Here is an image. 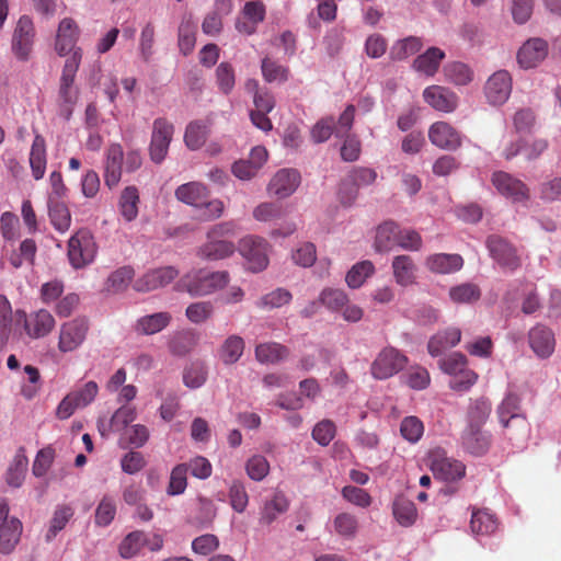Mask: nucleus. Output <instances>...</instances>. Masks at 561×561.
Wrapping results in <instances>:
<instances>
[{
    "mask_svg": "<svg viewBox=\"0 0 561 561\" xmlns=\"http://www.w3.org/2000/svg\"><path fill=\"white\" fill-rule=\"evenodd\" d=\"M179 271L173 266H163L151 270L144 274L135 282L137 291H151L170 284L176 276Z\"/></svg>",
    "mask_w": 561,
    "mask_h": 561,
    "instance_id": "14",
    "label": "nucleus"
},
{
    "mask_svg": "<svg viewBox=\"0 0 561 561\" xmlns=\"http://www.w3.org/2000/svg\"><path fill=\"white\" fill-rule=\"evenodd\" d=\"M55 459V449L48 445L39 449L32 466V473L36 478L44 477L51 467Z\"/></svg>",
    "mask_w": 561,
    "mask_h": 561,
    "instance_id": "56",
    "label": "nucleus"
},
{
    "mask_svg": "<svg viewBox=\"0 0 561 561\" xmlns=\"http://www.w3.org/2000/svg\"><path fill=\"white\" fill-rule=\"evenodd\" d=\"M405 383L415 390L425 389L431 381L428 371L421 366H411L403 375Z\"/></svg>",
    "mask_w": 561,
    "mask_h": 561,
    "instance_id": "62",
    "label": "nucleus"
},
{
    "mask_svg": "<svg viewBox=\"0 0 561 561\" xmlns=\"http://www.w3.org/2000/svg\"><path fill=\"white\" fill-rule=\"evenodd\" d=\"M80 27L72 18H64L57 27L55 38V50L59 56L73 55L76 50L81 49L77 47L80 37Z\"/></svg>",
    "mask_w": 561,
    "mask_h": 561,
    "instance_id": "11",
    "label": "nucleus"
},
{
    "mask_svg": "<svg viewBox=\"0 0 561 561\" xmlns=\"http://www.w3.org/2000/svg\"><path fill=\"white\" fill-rule=\"evenodd\" d=\"M9 505L0 501V553L10 554L22 535V523L16 517H9Z\"/></svg>",
    "mask_w": 561,
    "mask_h": 561,
    "instance_id": "8",
    "label": "nucleus"
},
{
    "mask_svg": "<svg viewBox=\"0 0 561 561\" xmlns=\"http://www.w3.org/2000/svg\"><path fill=\"white\" fill-rule=\"evenodd\" d=\"M139 192L136 186H127L119 197V210L127 221H133L138 216Z\"/></svg>",
    "mask_w": 561,
    "mask_h": 561,
    "instance_id": "41",
    "label": "nucleus"
},
{
    "mask_svg": "<svg viewBox=\"0 0 561 561\" xmlns=\"http://www.w3.org/2000/svg\"><path fill=\"white\" fill-rule=\"evenodd\" d=\"M55 324L56 321L53 314L45 309H39L26 317L24 328L30 337L41 339L48 335L55 328Z\"/></svg>",
    "mask_w": 561,
    "mask_h": 561,
    "instance_id": "20",
    "label": "nucleus"
},
{
    "mask_svg": "<svg viewBox=\"0 0 561 561\" xmlns=\"http://www.w3.org/2000/svg\"><path fill=\"white\" fill-rule=\"evenodd\" d=\"M196 23L191 13H186L182 16L181 23L178 30V45L180 51L187 56L190 55L196 44Z\"/></svg>",
    "mask_w": 561,
    "mask_h": 561,
    "instance_id": "30",
    "label": "nucleus"
},
{
    "mask_svg": "<svg viewBox=\"0 0 561 561\" xmlns=\"http://www.w3.org/2000/svg\"><path fill=\"white\" fill-rule=\"evenodd\" d=\"M424 101L436 111L450 113L458 105V96L449 89L431 85L423 91Z\"/></svg>",
    "mask_w": 561,
    "mask_h": 561,
    "instance_id": "18",
    "label": "nucleus"
},
{
    "mask_svg": "<svg viewBox=\"0 0 561 561\" xmlns=\"http://www.w3.org/2000/svg\"><path fill=\"white\" fill-rule=\"evenodd\" d=\"M229 500L231 507L236 512L243 513L245 511L249 503V496L245 486L241 481H232L229 488Z\"/></svg>",
    "mask_w": 561,
    "mask_h": 561,
    "instance_id": "64",
    "label": "nucleus"
},
{
    "mask_svg": "<svg viewBox=\"0 0 561 561\" xmlns=\"http://www.w3.org/2000/svg\"><path fill=\"white\" fill-rule=\"evenodd\" d=\"M82 49L76 50L69 56L62 67L59 78L57 104L60 113L67 118L71 115L73 106L79 99V89L75 84L76 76L82 60Z\"/></svg>",
    "mask_w": 561,
    "mask_h": 561,
    "instance_id": "2",
    "label": "nucleus"
},
{
    "mask_svg": "<svg viewBox=\"0 0 561 561\" xmlns=\"http://www.w3.org/2000/svg\"><path fill=\"white\" fill-rule=\"evenodd\" d=\"M400 227L394 221H386L378 226L375 237V248L379 252H388L398 247Z\"/></svg>",
    "mask_w": 561,
    "mask_h": 561,
    "instance_id": "31",
    "label": "nucleus"
},
{
    "mask_svg": "<svg viewBox=\"0 0 561 561\" xmlns=\"http://www.w3.org/2000/svg\"><path fill=\"white\" fill-rule=\"evenodd\" d=\"M28 162L34 180L38 181L43 179L46 171L47 152L45 138L41 134H35L31 146Z\"/></svg>",
    "mask_w": 561,
    "mask_h": 561,
    "instance_id": "27",
    "label": "nucleus"
},
{
    "mask_svg": "<svg viewBox=\"0 0 561 561\" xmlns=\"http://www.w3.org/2000/svg\"><path fill=\"white\" fill-rule=\"evenodd\" d=\"M89 322L84 318H75L62 323L58 333V351L62 354L77 351L85 341Z\"/></svg>",
    "mask_w": 561,
    "mask_h": 561,
    "instance_id": "6",
    "label": "nucleus"
},
{
    "mask_svg": "<svg viewBox=\"0 0 561 561\" xmlns=\"http://www.w3.org/2000/svg\"><path fill=\"white\" fill-rule=\"evenodd\" d=\"M187 471L188 467L186 463H180L172 469L168 486L170 495L182 494L185 491L187 486Z\"/></svg>",
    "mask_w": 561,
    "mask_h": 561,
    "instance_id": "61",
    "label": "nucleus"
},
{
    "mask_svg": "<svg viewBox=\"0 0 561 561\" xmlns=\"http://www.w3.org/2000/svg\"><path fill=\"white\" fill-rule=\"evenodd\" d=\"M444 58L445 53L440 48L430 47L413 60L412 67L417 72L433 77L438 71Z\"/></svg>",
    "mask_w": 561,
    "mask_h": 561,
    "instance_id": "28",
    "label": "nucleus"
},
{
    "mask_svg": "<svg viewBox=\"0 0 561 561\" xmlns=\"http://www.w3.org/2000/svg\"><path fill=\"white\" fill-rule=\"evenodd\" d=\"M486 248L490 255L503 267L515 271L520 266V259L516 249L507 240L500 236H490L486 239Z\"/></svg>",
    "mask_w": 561,
    "mask_h": 561,
    "instance_id": "12",
    "label": "nucleus"
},
{
    "mask_svg": "<svg viewBox=\"0 0 561 561\" xmlns=\"http://www.w3.org/2000/svg\"><path fill=\"white\" fill-rule=\"evenodd\" d=\"M209 135L208 126L199 121L191 122L185 129L184 141L191 150L203 147Z\"/></svg>",
    "mask_w": 561,
    "mask_h": 561,
    "instance_id": "44",
    "label": "nucleus"
},
{
    "mask_svg": "<svg viewBox=\"0 0 561 561\" xmlns=\"http://www.w3.org/2000/svg\"><path fill=\"white\" fill-rule=\"evenodd\" d=\"M512 92V78L506 70L494 72L485 82L484 94L492 105L504 104Z\"/></svg>",
    "mask_w": 561,
    "mask_h": 561,
    "instance_id": "13",
    "label": "nucleus"
},
{
    "mask_svg": "<svg viewBox=\"0 0 561 561\" xmlns=\"http://www.w3.org/2000/svg\"><path fill=\"white\" fill-rule=\"evenodd\" d=\"M445 75L449 81L457 85H466L471 82L473 73L463 62L455 61L445 67Z\"/></svg>",
    "mask_w": 561,
    "mask_h": 561,
    "instance_id": "54",
    "label": "nucleus"
},
{
    "mask_svg": "<svg viewBox=\"0 0 561 561\" xmlns=\"http://www.w3.org/2000/svg\"><path fill=\"white\" fill-rule=\"evenodd\" d=\"M172 320L167 311L156 312L140 317L134 324V331L139 335H152L164 330Z\"/></svg>",
    "mask_w": 561,
    "mask_h": 561,
    "instance_id": "25",
    "label": "nucleus"
},
{
    "mask_svg": "<svg viewBox=\"0 0 561 561\" xmlns=\"http://www.w3.org/2000/svg\"><path fill=\"white\" fill-rule=\"evenodd\" d=\"M28 459L24 447H20L5 473V482L12 488H20L25 479Z\"/></svg>",
    "mask_w": 561,
    "mask_h": 561,
    "instance_id": "34",
    "label": "nucleus"
},
{
    "mask_svg": "<svg viewBox=\"0 0 561 561\" xmlns=\"http://www.w3.org/2000/svg\"><path fill=\"white\" fill-rule=\"evenodd\" d=\"M145 540L146 536L140 530L128 534L119 545V554L125 559L133 558L140 551Z\"/></svg>",
    "mask_w": 561,
    "mask_h": 561,
    "instance_id": "57",
    "label": "nucleus"
},
{
    "mask_svg": "<svg viewBox=\"0 0 561 561\" xmlns=\"http://www.w3.org/2000/svg\"><path fill=\"white\" fill-rule=\"evenodd\" d=\"M117 513L116 501L114 496L110 494L103 495L101 501L99 502L95 514H94V523L96 526L106 527L108 526L115 518Z\"/></svg>",
    "mask_w": 561,
    "mask_h": 561,
    "instance_id": "46",
    "label": "nucleus"
},
{
    "mask_svg": "<svg viewBox=\"0 0 561 561\" xmlns=\"http://www.w3.org/2000/svg\"><path fill=\"white\" fill-rule=\"evenodd\" d=\"M423 47L422 39L416 36H408L397 41L390 48L389 57L393 61H401L419 53Z\"/></svg>",
    "mask_w": 561,
    "mask_h": 561,
    "instance_id": "38",
    "label": "nucleus"
},
{
    "mask_svg": "<svg viewBox=\"0 0 561 561\" xmlns=\"http://www.w3.org/2000/svg\"><path fill=\"white\" fill-rule=\"evenodd\" d=\"M491 410V402L486 398L480 397L472 399L467 411V426L483 427L490 416Z\"/></svg>",
    "mask_w": 561,
    "mask_h": 561,
    "instance_id": "37",
    "label": "nucleus"
},
{
    "mask_svg": "<svg viewBox=\"0 0 561 561\" xmlns=\"http://www.w3.org/2000/svg\"><path fill=\"white\" fill-rule=\"evenodd\" d=\"M288 500L283 493H275L272 500L265 502L261 512L260 523L263 525L272 524L278 514H283L288 510Z\"/></svg>",
    "mask_w": 561,
    "mask_h": 561,
    "instance_id": "42",
    "label": "nucleus"
},
{
    "mask_svg": "<svg viewBox=\"0 0 561 561\" xmlns=\"http://www.w3.org/2000/svg\"><path fill=\"white\" fill-rule=\"evenodd\" d=\"M374 272L375 266L370 261H362L347 272L345 280L351 288H358Z\"/></svg>",
    "mask_w": 561,
    "mask_h": 561,
    "instance_id": "50",
    "label": "nucleus"
},
{
    "mask_svg": "<svg viewBox=\"0 0 561 561\" xmlns=\"http://www.w3.org/2000/svg\"><path fill=\"white\" fill-rule=\"evenodd\" d=\"M289 355V350L276 342H266L256 345L255 357L262 364H276Z\"/></svg>",
    "mask_w": 561,
    "mask_h": 561,
    "instance_id": "36",
    "label": "nucleus"
},
{
    "mask_svg": "<svg viewBox=\"0 0 561 561\" xmlns=\"http://www.w3.org/2000/svg\"><path fill=\"white\" fill-rule=\"evenodd\" d=\"M293 296L285 288H277L260 298L256 306L262 309L280 308L290 302Z\"/></svg>",
    "mask_w": 561,
    "mask_h": 561,
    "instance_id": "55",
    "label": "nucleus"
},
{
    "mask_svg": "<svg viewBox=\"0 0 561 561\" xmlns=\"http://www.w3.org/2000/svg\"><path fill=\"white\" fill-rule=\"evenodd\" d=\"M175 197L184 204L198 207L208 198V190L201 182H188L175 190Z\"/></svg>",
    "mask_w": 561,
    "mask_h": 561,
    "instance_id": "29",
    "label": "nucleus"
},
{
    "mask_svg": "<svg viewBox=\"0 0 561 561\" xmlns=\"http://www.w3.org/2000/svg\"><path fill=\"white\" fill-rule=\"evenodd\" d=\"M400 432L404 439L416 443L423 435L424 425L416 416H407L402 420Z\"/></svg>",
    "mask_w": 561,
    "mask_h": 561,
    "instance_id": "63",
    "label": "nucleus"
},
{
    "mask_svg": "<svg viewBox=\"0 0 561 561\" xmlns=\"http://www.w3.org/2000/svg\"><path fill=\"white\" fill-rule=\"evenodd\" d=\"M75 514L70 505H58L54 511L53 517L49 523V528L46 533V540H53L59 531H61Z\"/></svg>",
    "mask_w": 561,
    "mask_h": 561,
    "instance_id": "47",
    "label": "nucleus"
},
{
    "mask_svg": "<svg viewBox=\"0 0 561 561\" xmlns=\"http://www.w3.org/2000/svg\"><path fill=\"white\" fill-rule=\"evenodd\" d=\"M448 296L454 304H473L481 298V289L474 283H462L453 286Z\"/></svg>",
    "mask_w": 561,
    "mask_h": 561,
    "instance_id": "43",
    "label": "nucleus"
},
{
    "mask_svg": "<svg viewBox=\"0 0 561 561\" xmlns=\"http://www.w3.org/2000/svg\"><path fill=\"white\" fill-rule=\"evenodd\" d=\"M98 247L88 229L78 230L68 241V259L72 267L82 268L94 261Z\"/></svg>",
    "mask_w": 561,
    "mask_h": 561,
    "instance_id": "3",
    "label": "nucleus"
},
{
    "mask_svg": "<svg viewBox=\"0 0 561 561\" xmlns=\"http://www.w3.org/2000/svg\"><path fill=\"white\" fill-rule=\"evenodd\" d=\"M244 351V341L239 335H230L225 340L220 350L219 357L227 364L231 365L239 360Z\"/></svg>",
    "mask_w": 561,
    "mask_h": 561,
    "instance_id": "45",
    "label": "nucleus"
},
{
    "mask_svg": "<svg viewBox=\"0 0 561 561\" xmlns=\"http://www.w3.org/2000/svg\"><path fill=\"white\" fill-rule=\"evenodd\" d=\"M470 528L474 535H491L497 528V519L488 510H473Z\"/></svg>",
    "mask_w": 561,
    "mask_h": 561,
    "instance_id": "40",
    "label": "nucleus"
},
{
    "mask_svg": "<svg viewBox=\"0 0 561 561\" xmlns=\"http://www.w3.org/2000/svg\"><path fill=\"white\" fill-rule=\"evenodd\" d=\"M214 313V305L210 301H197L187 306L185 316L195 324L207 321Z\"/></svg>",
    "mask_w": 561,
    "mask_h": 561,
    "instance_id": "59",
    "label": "nucleus"
},
{
    "mask_svg": "<svg viewBox=\"0 0 561 561\" xmlns=\"http://www.w3.org/2000/svg\"><path fill=\"white\" fill-rule=\"evenodd\" d=\"M49 218L54 228L60 232L67 231L70 227L71 215L64 203L51 202L49 204Z\"/></svg>",
    "mask_w": 561,
    "mask_h": 561,
    "instance_id": "51",
    "label": "nucleus"
},
{
    "mask_svg": "<svg viewBox=\"0 0 561 561\" xmlns=\"http://www.w3.org/2000/svg\"><path fill=\"white\" fill-rule=\"evenodd\" d=\"M261 71L264 81L267 83H285L290 77V70L287 66L280 65L270 57L262 59Z\"/></svg>",
    "mask_w": 561,
    "mask_h": 561,
    "instance_id": "39",
    "label": "nucleus"
},
{
    "mask_svg": "<svg viewBox=\"0 0 561 561\" xmlns=\"http://www.w3.org/2000/svg\"><path fill=\"white\" fill-rule=\"evenodd\" d=\"M35 28L33 21L27 15H22L12 35V51L22 61H26L33 49Z\"/></svg>",
    "mask_w": 561,
    "mask_h": 561,
    "instance_id": "10",
    "label": "nucleus"
},
{
    "mask_svg": "<svg viewBox=\"0 0 561 561\" xmlns=\"http://www.w3.org/2000/svg\"><path fill=\"white\" fill-rule=\"evenodd\" d=\"M156 26L152 22H147L139 36V55L145 62H149L154 54Z\"/></svg>",
    "mask_w": 561,
    "mask_h": 561,
    "instance_id": "48",
    "label": "nucleus"
},
{
    "mask_svg": "<svg viewBox=\"0 0 561 561\" xmlns=\"http://www.w3.org/2000/svg\"><path fill=\"white\" fill-rule=\"evenodd\" d=\"M512 121L516 134H529L536 124V115L531 108H520L514 113Z\"/></svg>",
    "mask_w": 561,
    "mask_h": 561,
    "instance_id": "60",
    "label": "nucleus"
},
{
    "mask_svg": "<svg viewBox=\"0 0 561 561\" xmlns=\"http://www.w3.org/2000/svg\"><path fill=\"white\" fill-rule=\"evenodd\" d=\"M431 469L435 478L444 481L459 480L466 473V466L461 461L447 457H435L432 460Z\"/></svg>",
    "mask_w": 561,
    "mask_h": 561,
    "instance_id": "23",
    "label": "nucleus"
},
{
    "mask_svg": "<svg viewBox=\"0 0 561 561\" xmlns=\"http://www.w3.org/2000/svg\"><path fill=\"white\" fill-rule=\"evenodd\" d=\"M320 302L331 311H341L348 302L346 294L341 289L324 288L320 294Z\"/></svg>",
    "mask_w": 561,
    "mask_h": 561,
    "instance_id": "58",
    "label": "nucleus"
},
{
    "mask_svg": "<svg viewBox=\"0 0 561 561\" xmlns=\"http://www.w3.org/2000/svg\"><path fill=\"white\" fill-rule=\"evenodd\" d=\"M427 268L436 274H450L463 266V259L459 254L436 253L426 259Z\"/></svg>",
    "mask_w": 561,
    "mask_h": 561,
    "instance_id": "26",
    "label": "nucleus"
},
{
    "mask_svg": "<svg viewBox=\"0 0 561 561\" xmlns=\"http://www.w3.org/2000/svg\"><path fill=\"white\" fill-rule=\"evenodd\" d=\"M392 514L402 527H411L417 519V510L414 502L404 495L396 496L392 503Z\"/></svg>",
    "mask_w": 561,
    "mask_h": 561,
    "instance_id": "33",
    "label": "nucleus"
},
{
    "mask_svg": "<svg viewBox=\"0 0 561 561\" xmlns=\"http://www.w3.org/2000/svg\"><path fill=\"white\" fill-rule=\"evenodd\" d=\"M548 55V44L542 38H530L517 53V61L522 68L537 67Z\"/></svg>",
    "mask_w": 561,
    "mask_h": 561,
    "instance_id": "17",
    "label": "nucleus"
},
{
    "mask_svg": "<svg viewBox=\"0 0 561 561\" xmlns=\"http://www.w3.org/2000/svg\"><path fill=\"white\" fill-rule=\"evenodd\" d=\"M216 84L219 91L228 95L236 85V72L230 62L224 61L218 65L215 71Z\"/></svg>",
    "mask_w": 561,
    "mask_h": 561,
    "instance_id": "49",
    "label": "nucleus"
},
{
    "mask_svg": "<svg viewBox=\"0 0 561 561\" xmlns=\"http://www.w3.org/2000/svg\"><path fill=\"white\" fill-rule=\"evenodd\" d=\"M431 142L445 150H455L461 145V136L450 124L436 122L428 129Z\"/></svg>",
    "mask_w": 561,
    "mask_h": 561,
    "instance_id": "16",
    "label": "nucleus"
},
{
    "mask_svg": "<svg viewBox=\"0 0 561 561\" xmlns=\"http://www.w3.org/2000/svg\"><path fill=\"white\" fill-rule=\"evenodd\" d=\"M491 182L497 193L512 203L527 204L530 199L531 194L529 186L508 172H493Z\"/></svg>",
    "mask_w": 561,
    "mask_h": 561,
    "instance_id": "4",
    "label": "nucleus"
},
{
    "mask_svg": "<svg viewBox=\"0 0 561 561\" xmlns=\"http://www.w3.org/2000/svg\"><path fill=\"white\" fill-rule=\"evenodd\" d=\"M300 184V173L295 169H282L272 178L268 184L270 194L278 198L290 196Z\"/></svg>",
    "mask_w": 561,
    "mask_h": 561,
    "instance_id": "15",
    "label": "nucleus"
},
{
    "mask_svg": "<svg viewBox=\"0 0 561 561\" xmlns=\"http://www.w3.org/2000/svg\"><path fill=\"white\" fill-rule=\"evenodd\" d=\"M408 364V357L399 350L388 346L382 348L370 366L371 376L383 380L402 370Z\"/></svg>",
    "mask_w": 561,
    "mask_h": 561,
    "instance_id": "5",
    "label": "nucleus"
},
{
    "mask_svg": "<svg viewBox=\"0 0 561 561\" xmlns=\"http://www.w3.org/2000/svg\"><path fill=\"white\" fill-rule=\"evenodd\" d=\"M268 244L261 237L248 236L240 240L239 252L248 261L249 268L253 272L263 271L268 264Z\"/></svg>",
    "mask_w": 561,
    "mask_h": 561,
    "instance_id": "9",
    "label": "nucleus"
},
{
    "mask_svg": "<svg viewBox=\"0 0 561 561\" xmlns=\"http://www.w3.org/2000/svg\"><path fill=\"white\" fill-rule=\"evenodd\" d=\"M195 346V339L191 332H175L169 341V350L176 356H184Z\"/></svg>",
    "mask_w": 561,
    "mask_h": 561,
    "instance_id": "53",
    "label": "nucleus"
},
{
    "mask_svg": "<svg viewBox=\"0 0 561 561\" xmlns=\"http://www.w3.org/2000/svg\"><path fill=\"white\" fill-rule=\"evenodd\" d=\"M396 282L401 286H409L415 280V264L409 255H397L392 261Z\"/></svg>",
    "mask_w": 561,
    "mask_h": 561,
    "instance_id": "35",
    "label": "nucleus"
},
{
    "mask_svg": "<svg viewBox=\"0 0 561 561\" xmlns=\"http://www.w3.org/2000/svg\"><path fill=\"white\" fill-rule=\"evenodd\" d=\"M174 134V125L165 117L156 118L149 144V156L152 162L160 164L167 157Z\"/></svg>",
    "mask_w": 561,
    "mask_h": 561,
    "instance_id": "7",
    "label": "nucleus"
},
{
    "mask_svg": "<svg viewBox=\"0 0 561 561\" xmlns=\"http://www.w3.org/2000/svg\"><path fill=\"white\" fill-rule=\"evenodd\" d=\"M333 527L339 536L352 539L357 534L358 520L350 513H340L333 519Z\"/></svg>",
    "mask_w": 561,
    "mask_h": 561,
    "instance_id": "52",
    "label": "nucleus"
},
{
    "mask_svg": "<svg viewBox=\"0 0 561 561\" xmlns=\"http://www.w3.org/2000/svg\"><path fill=\"white\" fill-rule=\"evenodd\" d=\"M229 273L226 271L207 272L205 270H193L183 275L175 287L180 291H186L191 296H206L228 285Z\"/></svg>",
    "mask_w": 561,
    "mask_h": 561,
    "instance_id": "1",
    "label": "nucleus"
},
{
    "mask_svg": "<svg viewBox=\"0 0 561 561\" xmlns=\"http://www.w3.org/2000/svg\"><path fill=\"white\" fill-rule=\"evenodd\" d=\"M461 444L468 453L481 456L490 448L491 435L482 427L466 426L461 435Z\"/></svg>",
    "mask_w": 561,
    "mask_h": 561,
    "instance_id": "22",
    "label": "nucleus"
},
{
    "mask_svg": "<svg viewBox=\"0 0 561 561\" xmlns=\"http://www.w3.org/2000/svg\"><path fill=\"white\" fill-rule=\"evenodd\" d=\"M234 251L236 245L231 240L207 239L199 248L198 254L203 259L217 261L229 257Z\"/></svg>",
    "mask_w": 561,
    "mask_h": 561,
    "instance_id": "32",
    "label": "nucleus"
},
{
    "mask_svg": "<svg viewBox=\"0 0 561 561\" xmlns=\"http://www.w3.org/2000/svg\"><path fill=\"white\" fill-rule=\"evenodd\" d=\"M124 152L119 144H113L107 149L105 167H104V182L108 188L115 187L122 178Z\"/></svg>",
    "mask_w": 561,
    "mask_h": 561,
    "instance_id": "21",
    "label": "nucleus"
},
{
    "mask_svg": "<svg viewBox=\"0 0 561 561\" xmlns=\"http://www.w3.org/2000/svg\"><path fill=\"white\" fill-rule=\"evenodd\" d=\"M460 340L461 331L458 328L451 327L438 331L427 343L428 353L434 357L439 356L446 350L456 346Z\"/></svg>",
    "mask_w": 561,
    "mask_h": 561,
    "instance_id": "24",
    "label": "nucleus"
},
{
    "mask_svg": "<svg viewBox=\"0 0 561 561\" xmlns=\"http://www.w3.org/2000/svg\"><path fill=\"white\" fill-rule=\"evenodd\" d=\"M528 341L534 353L540 358H548L554 351V334L545 325L534 327L529 331Z\"/></svg>",
    "mask_w": 561,
    "mask_h": 561,
    "instance_id": "19",
    "label": "nucleus"
}]
</instances>
